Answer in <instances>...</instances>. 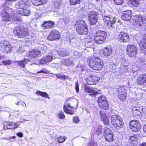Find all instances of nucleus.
<instances>
[{
  "mask_svg": "<svg viewBox=\"0 0 146 146\" xmlns=\"http://www.w3.org/2000/svg\"><path fill=\"white\" fill-rule=\"evenodd\" d=\"M28 0H19L15 5V8L17 9L24 8Z\"/></svg>",
  "mask_w": 146,
  "mask_h": 146,
  "instance_id": "obj_22",
  "label": "nucleus"
},
{
  "mask_svg": "<svg viewBox=\"0 0 146 146\" xmlns=\"http://www.w3.org/2000/svg\"><path fill=\"white\" fill-rule=\"evenodd\" d=\"M62 20L65 24H66L68 23L70 21V19L68 17H65Z\"/></svg>",
  "mask_w": 146,
  "mask_h": 146,
  "instance_id": "obj_52",
  "label": "nucleus"
},
{
  "mask_svg": "<svg viewBox=\"0 0 146 146\" xmlns=\"http://www.w3.org/2000/svg\"><path fill=\"white\" fill-rule=\"evenodd\" d=\"M17 12L18 14L23 16L29 15L30 14L29 11L23 8L17 9Z\"/></svg>",
  "mask_w": 146,
  "mask_h": 146,
  "instance_id": "obj_21",
  "label": "nucleus"
},
{
  "mask_svg": "<svg viewBox=\"0 0 146 146\" xmlns=\"http://www.w3.org/2000/svg\"><path fill=\"white\" fill-rule=\"evenodd\" d=\"M111 120L112 124L115 127H122L124 125L122 118L117 115H112L111 117Z\"/></svg>",
  "mask_w": 146,
  "mask_h": 146,
  "instance_id": "obj_7",
  "label": "nucleus"
},
{
  "mask_svg": "<svg viewBox=\"0 0 146 146\" xmlns=\"http://www.w3.org/2000/svg\"><path fill=\"white\" fill-rule=\"evenodd\" d=\"M66 139V137L65 136H61L58 137L57 141L60 143H62L64 141L65 139Z\"/></svg>",
  "mask_w": 146,
  "mask_h": 146,
  "instance_id": "obj_43",
  "label": "nucleus"
},
{
  "mask_svg": "<svg viewBox=\"0 0 146 146\" xmlns=\"http://www.w3.org/2000/svg\"><path fill=\"white\" fill-rule=\"evenodd\" d=\"M130 90L131 92H129V95H131L133 94V96L132 99L135 101L140 100L143 97V96L145 95V92H146V90H144L141 88L136 89L135 90H134L133 89L131 88Z\"/></svg>",
  "mask_w": 146,
  "mask_h": 146,
  "instance_id": "obj_4",
  "label": "nucleus"
},
{
  "mask_svg": "<svg viewBox=\"0 0 146 146\" xmlns=\"http://www.w3.org/2000/svg\"><path fill=\"white\" fill-rule=\"evenodd\" d=\"M17 125L15 123L9 122H6L4 124L3 129H4V130L7 129H13L17 128Z\"/></svg>",
  "mask_w": 146,
  "mask_h": 146,
  "instance_id": "obj_14",
  "label": "nucleus"
},
{
  "mask_svg": "<svg viewBox=\"0 0 146 146\" xmlns=\"http://www.w3.org/2000/svg\"><path fill=\"white\" fill-rule=\"evenodd\" d=\"M104 132L105 134L113 133L110 129L107 127H106L104 129Z\"/></svg>",
  "mask_w": 146,
  "mask_h": 146,
  "instance_id": "obj_42",
  "label": "nucleus"
},
{
  "mask_svg": "<svg viewBox=\"0 0 146 146\" xmlns=\"http://www.w3.org/2000/svg\"><path fill=\"white\" fill-rule=\"evenodd\" d=\"M42 54L41 51L38 50L34 49L29 52V57L33 61H35V59L40 56Z\"/></svg>",
  "mask_w": 146,
  "mask_h": 146,
  "instance_id": "obj_12",
  "label": "nucleus"
},
{
  "mask_svg": "<svg viewBox=\"0 0 146 146\" xmlns=\"http://www.w3.org/2000/svg\"><path fill=\"white\" fill-rule=\"evenodd\" d=\"M106 33L104 31H98L96 32V35L95 36L94 40L98 44L103 43L106 38Z\"/></svg>",
  "mask_w": 146,
  "mask_h": 146,
  "instance_id": "obj_5",
  "label": "nucleus"
},
{
  "mask_svg": "<svg viewBox=\"0 0 146 146\" xmlns=\"http://www.w3.org/2000/svg\"><path fill=\"white\" fill-rule=\"evenodd\" d=\"M124 12V13H123L121 16L122 19L125 21H127L128 20V14H126Z\"/></svg>",
  "mask_w": 146,
  "mask_h": 146,
  "instance_id": "obj_47",
  "label": "nucleus"
},
{
  "mask_svg": "<svg viewBox=\"0 0 146 146\" xmlns=\"http://www.w3.org/2000/svg\"><path fill=\"white\" fill-rule=\"evenodd\" d=\"M98 105L99 106L100 108L102 109L107 110L108 108V103L106 101H104L101 102H98Z\"/></svg>",
  "mask_w": 146,
  "mask_h": 146,
  "instance_id": "obj_30",
  "label": "nucleus"
},
{
  "mask_svg": "<svg viewBox=\"0 0 146 146\" xmlns=\"http://www.w3.org/2000/svg\"><path fill=\"white\" fill-rule=\"evenodd\" d=\"M132 5L134 7H137L139 5V0H129Z\"/></svg>",
  "mask_w": 146,
  "mask_h": 146,
  "instance_id": "obj_39",
  "label": "nucleus"
},
{
  "mask_svg": "<svg viewBox=\"0 0 146 146\" xmlns=\"http://www.w3.org/2000/svg\"><path fill=\"white\" fill-rule=\"evenodd\" d=\"M58 53L60 56H66L69 54V52L67 51L62 49H60L58 51Z\"/></svg>",
  "mask_w": 146,
  "mask_h": 146,
  "instance_id": "obj_32",
  "label": "nucleus"
},
{
  "mask_svg": "<svg viewBox=\"0 0 146 146\" xmlns=\"http://www.w3.org/2000/svg\"><path fill=\"white\" fill-rule=\"evenodd\" d=\"M136 47L133 45H130L128 48V56L131 57L136 54L137 52Z\"/></svg>",
  "mask_w": 146,
  "mask_h": 146,
  "instance_id": "obj_17",
  "label": "nucleus"
},
{
  "mask_svg": "<svg viewBox=\"0 0 146 146\" xmlns=\"http://www.w3.org/2000/svg\"><path fill=\"white\" fill-rule=\"evenodd\" d=\"M105 137L106 141L111 142L113 141V134H105Z\"/></svg>",
  "mask_w": 146,
  "mask_h": 146,
  "instance_id": "obj_35",
  "label": "nucleus"
},
{
  "mask_svg": "<svg viewBox=\"0 0 146 146\" xmlns=\"http://www.w3.org/2000/svg\"><path fill=\"white\" fill-rule=\"evenodd\" d=\"M54 23L51 21L45 22L43 25V27L44 29L51 28L54 25Z\"/></svg>",
  "mask_w": 146,
  "mask_h": 146,
  "instance_id": "obj_26",
  "label": "nucleus"
},
{
  "mask_svg": "<svg viewBox=\"0 0 146 146\" xmlns=\"http://www.w3.org/2000/svg\"><path fill=\"white\" fill-rule=\"evenodd\" d=\"M47 71H46L45 70H41L40 71L38 72H37L38 73H47Z\"/></svg>",
  "mask_w": 146,
  "mask_h": 146,
  "instance_id": "obj_63",
  "label": "nucleus"
},
{
  "mask_svg": "<svg viewBox=\"0 0 146 146\" xmlns=\"http://www.w3.org/2000/svg\"><path fill=\"white\" fill-rule=\"evenodd\" d=\"M98 14L96 12L92 11L88 14V19L90 24L91 25L96 24L97 22L98 17Z\"/></svg>",
  "mask_w": 146,
  "mask_h": 146,
  "instance_id": "obj_9",
  "label": "nucleus"
},
{
  "mask_svg": "<svg viewBox=\"0 0 146 146\" xmlns=\"http://www.w3.org/2000/svg\"><path fill=\"white\" fill-rule=\"evenodd\" d=\"M84 90L87 92L91 93L89 95L92 96L93 97H95L98 94V93L97 92L88 87L85 88Z\"/></svg>",
  "mask_w": 146,
  "mask_h": 146,
  "instance_id": "obj_28",
  "label": "nucleus"
},
{
  "mask_svg": "<svg viewBox=\"0 0 146 146\" xmlns=\"http://www.w3.org/2000/svg\"><path fill=\"white\" fill-rule=\"evenodd\" d=\"M139 45L141 52L146 55V38H143L140 41Z\"/></svg>",
  "mask_w": 146,
  "mask_h": 146,
  "instance_id": "obj_16",
  "label": "nucleus"
},
{
  "mask_svg": "<svg viewBox=\"0 0 146 146\" xmlns=\"http://www.w3.org/2000/svg\"><path fill=\"white\" fill-rule=\"evenodd\" d=\"M141 125L139 122L136 120L131 121L129 123V128L132 131H137L140 130Z\"/></svg>",
  "mask_w": 146,
  "mask_h": 146,
  "instance_id": "obj_10",
  "label": "nucleus"
},
{
  "mask_svg": "<svg viewBox=\"0 0 146 146\" xmlns=\"http://www.w3.org/2000/svg\"><path fill=\"white\" fill-rule=\"evenodd\" d=\"M73 121L74 122L77 123L79 121V120L78 117H75L73 118Z\"/></svg>",
  "mask_w": 146,
  "mask_h": 146,
  "instance_id": "obj_60",
  "label": "nucleus"
},
{
  "mask_svg": "<svg viewBox=\"0 0 146 146\" xmlns=\"http://www.w3.org/2000/svg\"><path fill=\"white\" fill-rule=\"evenodd\" d=\"M2 17L3 21L5 22L9 21L10 20V18L9 14L5 11H2Z\"/></svg>",
  "mask_w": 146,
  "mask_h": 146,
  "instance_id": "obj_23",
  "label": "nucleus"
},
{
  "mask_svg": "<svg viewBox=\"0 0 146 146\" xmlns=\"http://www.w3.org/2000/svg\"><path fill=\"white\" fill-rule=\"evenodd\" d=\"M106 97L104 96H101L98 98V102H99L100 103L101 102H103L104 101H106Z\"/></svg>",
  "mask_w": 146,
  "mask_h": 146,
  "instance_id": "obj_50",
  "label": "nucleus"
},
{
  "mask_svg": "<svg viewBox=\"0 0 146 146\" xmlns=\"http://www.w3.org/2000/svg\"><path fill=\"white\" fill-rule=\"evenodd\" d=\"M80 0H70V3L71 5H74L79 3Z\"/></svg>",
  "mask_w": 146,
  "mask_h": 146,
  "instance_id": "obj_44",
  "label": "nucleus"
},
{
  "mask_svg": "<svg viewBox=\"0 0 146 146\" xmlns=\"http://www.w3.org/2000/svg\"><path fill=\"white\" fill-rule=\"evenodd\" d=\"M14 33L19 38H30V36L29 33L27 28L23 26L17 27L14 29Z\"/></svg>",
  "mask_w": 146,
  "mask_h": 146,
  "instance_id": "obj_1",
  "label": "nucleus"
},
{
  "mask_svg": "<svg viewBox=\"0 0 146 146\" xmlns=\"http://www.w3.org/2000/svg\"><path fill=\"white\" fill-rule=\"evenodd\" d=\"M100 117L101 120L105 125H108L109 123V121L105 113L102 111L100 112Z\"/></svg>",
  "mask_w": 146,
  "mask_h": 146,
  "instance_id": "obj_15",
  "label": "nucleus"
},
{
  "mask_svg": "<svg viewBox=\"0 0 146 146\" xmlns=\"http://www.w3.org/2000/svg\"><path fill=\"white\" fill-rule=\"evenodd\" d=\"M41 51H42V52L44 54H45L46 53L49 54V52H50V51L51 52V50L47 47L45 46H44L43 47H42L41 48Z\"/></svg>",
  "mask_w": 146,
  "mask_h": 146,
  "instance_id": "obj_38",
  "label": "nucleus"
},
{
  "mask_svg": "<svg viewBox=\"0 0 146 146\" xmlns=\"http://www.w3.org/2000/svg\"><path fill=\"white\" fill-rule=\"evenodd\" d=\"M72 63V61L68 59H63L61 61V63L62 65L67 66H68L70 65Z\"/></svg>",
  "mask_w": 146,
  "mask_h": 146,
  "instance_id": "obj_36",
  "label": "nucleus"
},
{
  "mask_svg": "<svg viewBox=\"0 0 146 146\" xmlns=\"http://www.w3.org/2000/svg\"><path fill=\"white\" fill-rule=\"evenodd\" d=\"M128 14H129V15H128V21H129V17H132V15H131V11L128 10Z\"/></svg>",
  "mask_w": 146,
  "mask_h": 146,
  "instance_id": "obj_64",
  "label": "nucleus"
},
{
  "mask_svg": "<svg viewBox=\"0 0 146 146\" xmlns=\"http://www.w3.org/2000/svg\"><path fill=\"white\" fill-rule=\"evenodd\" d=\"M104 20L107 21V23L109 28H112L115 22V18L109 15H105L104 14L102 15Z\"/></svg>",
  "mask_w": 146,
  "mask_h": 146,
  "instance_id": "obj_8",
  "label": "nucleus"
},
{
  "mask_svg": "<svg viewBox=\"0 0 146 146\" xmlns=\"http://www.w3.org/2000/svg\"><path fill=\"white\" fill-rule=\"evenodd\" d=\"M137 135H135L134 136H130V139L132 141H133L135 140L136 139V137H137Z\"/></svg>",
  "mask_w": 146,
  "mask_h": 146,
  "instance_id": "obj_61",
  "label": "nucleus"
},
{
  "mask_svg": "<svg viewBox=\"0 0 146 146\" xmlns=\"http://www.w3.org/2000/svg\"><path fill=\"white\" fill-rule=\"evenodd\" d=\"M60 36L59 32L56 30H53L50 33L48 39L50 40H57L59 39Z\"/></svg>",
  "mask_w": 146,
  "mask_h": 146,
  "instance_id": "obj_11",
  "label": "nucleus"
},
{
  "mask_svg": "<svg viewBox=\"0 0 146 146\" xmlns=\"http://www.w3.org/2000/svg\"><path fill=\"white\" fill-rule=\"evenodd\" d=\"M143 58L142 57H137L135 58V60L136 61V64L137 65V64H139L141 62H142L143 61Z\"/></svg>",
  "mask_w": 146,
  "mask_h": 146,
  "instance_id": "obj_46",
  "label": "nucleus"
},
{
  "mask_svg": "<svg viewBox=\"0 0 146 146\" xmlns=\"http://www.w3.org/2000/svg\"><path fill=\"white\" fill-rule=\"evenodd\" d=\"M17 136L20 137H23V134L21 132H19L17 133Z\"/></svg>",
  "mask_w": 146,
  "mask_h": 146,
  "instance_id": "obj_62",
  "label": "nucleus"
},
{
  "mask_svg": "<svg viewBox=\"0 0 146 146\" xmlns=\"http://www.w3.org/2000/svg\"><path fill=\"white\" fill-rule=\"evenodd\" d=\"M75 26L78 34L80 35H86L88 33V26L83 21H77Z\"/></svg>",
  "mask_w": 146,
  "mask_h": 146,
  "instance_id": "obj_3",
  "label": "nucleus"
},
{
  "mask_svg": "<svg viewBox=\"0 0 146 146\" xmlns=\"http://www.w3.org/2000/svg\"><path fill=\"white\" fill-rule=\"evenodd\" d=\"M116 92L117 96L123 94H127V91L124 87L120 86H118L116 88Z\"/></svg>",
  "mask_w": 146,
  "mask_h": 146,
  "instance_id": "obj_25",
  "label": "nucleus"
},
{
  "mask_svg": "<svg viewBox=\"0 0 146 146\" xmlns=\"http://www.w3.org/2000/svg\"><path fill=\"white\" fill-rule=\"evenodd\" d=\"M55 75L58 78H61L63 80L68 79V77L64 75L61 74H56Z\"/></svg>",
  "mask_w": 146,
  "mask_h": 146,
  "instance_id": "obj_41",
  "label": "nucleus"
},
{
  "mask_svg": "<svg viewBox=\"0 0 146 146\" xmlns=\"http://www.w3.org/2000/svg\"><path fill=\"white\" fill-rule=\"evenodd\" d=\"M15 138H16V136H13V137H9L7 138H6V137H4V138H1L2 139H8L10 141L12 142V141H13L11 139H15Z\"/></svg>",
  "mask_w": 146,
  "mask_h": 146,
  "instance_id": "obj_54",
  "label": "nucleus"
},
{
  "mask_svg": "<svg viewBox=\"0 0 146 146\" xmlns=\"http://www.w3.org/2000/svg\"><path fill=\"white\" fill-rule=\"evenodd\" d=\"M88 146H98L97 143L93 141H91L88 144Z\"/></svg>",
  "mask_w": 146,
  "mask_h": 146,
  "instance_id": "obj_57",
  "label": "nucleus"
},
{
  "mask_svg": "<svg viewBox=\"0 0 146 146\" xmlns=\"http://www.w3.org/2000/svg\"><path fill=\"white\" fill-rule=\"evenodd\" d=\"M62 1L61 0H55L54 2V7L55 9H59L62 4Z\"/></svg>",
  "mask_w": 146,
  "mask_h": 146,
  "instance_id": "obj_34",
  "label": "nucleus"
},
{
  "mask_svg": "<svg viewBox=\"0 0 146 146\" xmlns=\"http://www.w3.org/2000/svg\"><path fill=\"white\" fill-rule=\"evenodd\" d=\"M137 82L138 85H146V74L140 75L137 79Z\"/></svg>",
  "mask_w": 146,
  "mask_h": 146,
  "instance_id": "obj_19",
  "label": "nucleus"
},
{
  "mask_svg": "<svg viewBox=\"0 0 146 146\" xmlns=\"http://www.w3.org/2000/svg\"><path fill=\"white\" fill-rule=\"evenodd\" d=\"M36 93L39 95L43 97H45L48 98V99H50V97L48 96L47 94L45 92H41L40 91H37L36 92Z\"/></svg>",
  "mask_w": 146,
  "mask_h": 146,
  "instance_id": "obj_37",
  "label": "nucleus"
},
{
  "mask_svg": "<svg viewBox=\"0 0 146 146\" xmlns=\"http://www.w3.org/2000/svg\"><path fill=\"white\" fill-rule=\"evenodd\" d=\"M118 37L121 42H126L127 41L128 36L126 33L123 32H121L119 35Z\"/></svg>",
  "mask_w": 146,
  "mask_h": 146,
  "instance_id": "obj_20",
  "label": "nucleus"
},
{
  "mask_svg": "<svg viewBox=\"0 0 146 146\" xmlns=\"http://www.w3.org/2000/svg\"><path fill=\"white\" fill-rule=\"evenodd\" d=\"M16 0H7V1H5L6 2H5L3 4L2 6L4 7H8L10 5V3H11L9 2V1H15Z\"/></svg>",
  "mask_w": 146,
  "mask_h": 146,
  "instance_id": "obj_45",
  "label": "nucleus"
},
{
  "mask_svg": "<svg viewBox=\"0 0 146 146\" xmlns=\"http://www.w3.org/2000/svg\"><path fill=\"white\" fill-rule=\"evenodd\" d=\"M126 94H123L121 95L118 96L119 98L122 101H124L126 98L125 95Z\"/></svg>",
  "mask_w": 146,
  "mask_h": 146,
  "instance_id": "obj_48",
  "label": "nucleus"
},
{
  "mask_svg": "<svg viewBox=\"0 0 146 146\" xmlns=\"http://www.w3.org/2000/svg\"><path fill=\"white\" fill-rule=\"evenodd\" d=\"M74 56H76L77 58H80V54L78 52L75 51L74 52Z\"/></svg>",
  "mask_w": 146,
  "mask_h": 146,
  "instance_id": "obj_58",
  "label": "nucleus"
},
{
  "mask_svg": "<svg viewBox=\"0 0 146 146\" xmlns=\"http://www.w3.org/2000/svg\"><path fill=\"white\" fill-rule=\"evenodd\" d=\"M63 109L65 112L67 114L72 115L74 113V111L72 110H68L66 107V105L64 106Z\"/></svg>",
  "mask_w": 146,
  "mask_h": 146,
  "instance_id": "obj_40",
  "label": "nucleus"
},
{
  "mask_svg": "<svg viewBox=\"0 0 146 146\" xmlns=\"http://www.w3.org/2000/svg\"><path fill=\"white\" fill-rule=\"evenodd\" d=\"M52 54V53L51 54L49 53L50 55L48 54L46 57H44L42 59H41L40 61V63L44 64L51 62L53 59Z\"/></svg>",
  "mask_w": 146,
  "mask_h": 146,
  "instance_id": "obj_18",
  "label": "nucleus"
},
{
  "mask_svg": "<svg viewBox=\"0 0 146 146\" xmlns=\"http://www.w3.org/2000/svg\"><path fill=\"white\" fill-rule=\"evenodd\" d=\"M103 54L106 56H109L111 55L112 50L110 47H106L102 49Z\"/></svg>",
  "mask_w": 146,
  "mask_h": 146,
  "instance_id": "obj_29",
  "label": "nucleus"
},
{
  "mask_svg": "<svg viewBox=\"0 0 146 146\" xmlns=\"http://www.w3.org/2000/svg\"><path fill=\"white\" fill-rule=\"evenodd\" d=\"M131 68H132V71L133 73L137 71L138 69V67L136 65L134 66L133 67H131Z\"/></svg>",
  "mask_w": 146,
  "mask_h": 146,
  "instance_id": "obj_55",
  "label": "nucleus"
},
{
  "mask_svg": "<svg viewBox=\"0 0 146 146\" xmlns=\"http://www.w3.org/2000/svg\"><path fill=\"white\" fill-rule=\"evenodd\" d=\"M12 47L9 42L5 40H2L0 44V49L1 51L4 53H10L12 51Z\"/></svg>",
  "mask_w": 146,
  "mask_h": 146,
  "instance_id": "obj_6",
  "label": "nucleus"
},
{
  "mask_svg": "<svg viewBox=\"0 0 146 146\" xmlns=\"http://www.w3.org/2000/svg\"><path fill=\"white\" fill-rule=\"evenodd\" d=\"M99 80V78L97 76L91 75L88 77L86 81L88 84L92 85L96 84Z\"/></svg>",
  "mask_w": 146,
  "mask_h": 146,
  "instance_id": "obj_13",
  "label": "nucleus"
},
{
  "mask_svg": "<svg viewBox=\"0 0 146 146\" xmlns=\"http://www.w3.org/2000/svg\"><path fill=\"white\" fill-rule=\"evenodd\" d=\"M88 64L89 67L94 70H99L101 69L104 65L100 58L96 56L90 58Z\"/></svg>",
  "mask_w": 146,
  "mask_h": 146,
  "instance_id": "obj_2",
  "label": "nucleus"
},
{
  "mask_svg": "<svg viewBox=\"0 0 146 146\" xmlns=\"http://www.w3.org/2000/svg\"><path fill=\"white\" fill-rule=\"evenodd\" d=\"M2 63L3 64L5 65H10L11 63V61L10 60L3 61H2Z\"/></svg>",
  "mask_w": 146,
  "mask_h": 146,
  "instance_id": "obj_56",
  "label": "nucleus"
},
{
  "mask_svg": "<svg viewBox=\"0 0 146 146\" xmlns=\"http://www.w3.org/2000/svg\"><path fill=\"white\" fill-rule=\"evenodd\" d=\"M133 113L135 112V111H137V112L136 113L137 114H139V113H141L140 111V110L139 109V108H137V107H136L133 108Z\"/></svg>",
  "mask_w": 146,
  "mask_h": 146,
  "instance_id": "obj_53",
  "label": "nucleus"
},
{
  "mask_svg": "<svg viewBox=\"0 0 146 146\" xmlns=\"http://www.w3.org/2000/svg\"><path fill=\"white\" fill-rule=\"evenodd\" d=\"M114 3L117 5H120L123 3V0H113Z\"/></svg>",
  "mask_w": 146,
  "mask_h": 146,
  "instance_id": "obj_51",
  "label": "nucleus"
},
{
  "mask_svg": "<svg viewBox=\"0 0 146 146\" xmlns=\"http://www.w3.org/2000/svg\"><path fill=\"white\" fill-rule=\"evenodd\" d=\"M17 13H15L13 11L11 12V18L13 20L18 22H20L21 21V19L19 17Z\"/></svg>",
  "mask_w": 146,
  "mask_h": 146,
  "instance_id": "obj_24",
  "label": "nucleus"
},
{
  "mask_svg": "<svg viewBox=\"0 0 146 146\" xmlns=\"http://www.w3.org/2000/svg\"><path fill=\"white\" fill-rule=\"evenodd\" d=\"M47 1V0H32L31 2L34 5L38 6L45 4Z\"/></svg>",
  "mask_w": 146,
  "mask_h": 146,
  "instance_id": "obj_27",
  "label": "nucleus"
},
{
  "mask_svg": "<svg viewBox=\"0 0 146 146\" xmlns=\"http://www.w3.org/2000/svg\"><path fill=\"white\" fill-rule=\"evenodd\" d=\"M94 132L95 134L98 135L101 134L102 132L101 126L100 125H98L97 127L95 128L94 129Z\"/></svg>",
  "mask_w": 146,
  "mask_h": 146,
  "instance_id": "obj_33",
  "label": "nucleus"
},
{
  "mask_svg": "<svg viewBox=\"0 0 146 146\" xmlns=\"http://www.w3.org/2000/svg\"><path fill=\"white\" fill-rule=\"evenodd\" d=\"M31 60L28 59H25L21 61H17L15 62L19 64V66L22 68H24L25 64L28 62L30 61Z\"/></svg>",
  "mask_w": 146,
  "mask_h": 146,
  "instance_id": "obj_31",
  "label": "nucleus"
},
{
  "mask_svg": "<svg viewBox=\"0 0 146 146\" xmlns=\"http://www.w3.org/2000/svg\"><path fill=\"white\" fill-rule=\"evenodd\" d=\"M75 89L76 92L78 93L79 92V85L78 83H76L75 85Z\"/></svg>",
  "mask_w": 146,
  "mask_h": 146,
  "instance_id": "obj_59",
  "label": "nucleus"
},
{
  "mask_svg": "<svg viewBox=\"0 0 146 146\" xmlns=\"http://www.w3.org/2000/svg\"><path fill=\"white\" fill-rule=\"evenodd\" d=\"M58 117L60 119H64L65 118L64 113L63 112L60 111L58 114Z\"/></svg>",
  "mask_w": 146,
  "mask_h": 146,
  "instance_id": "obj_49",
  "label": "nucleus"
}]
</instances>
